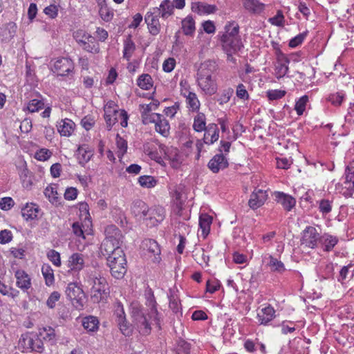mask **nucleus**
I'll return each mask as SVG.
<instances>
[{
  "label": "nucleus",
  "mask_w": 354,
  "mask_h": 354,
  "mask_svg": "<svg viewBox=\"0 0 354 354\" xmlns=\"http://www.w3.org/2000/svg\"><path fill=\"white\" fill-rule=\"evenodd\" d=\"M216 70V63L207 60L202 63L197 71V82L200 88L207 95H212L217 91L216 84L212 79V74Z\"/></svg>",
  "instance_id": "obj_1"
},
{
  "label": "nucleus",
  "mask_w": 354,
  "mask_h": 354,
  "mask_svg": "<svg viewBox=\"0 0 354 354\" xmlns=\"http://www.w3.org/2000/svg\"><path fill=\"white\" fill-rule=\"evenodd\" d=\"M106 260L111 275L115 279H122L127 272V260L123 250H117L106 257Z\"/></svg>",
  "instance_id": "obj_2"
},
{
  "label": "nucleus",
  "mask_w": 354,
  "mask_h": 354,
  "mask_svg": "<svg viewBox=\"0 0 354 354\" xmlns=\"http://www.w3.org/2000/svg\"><path fill=\"white\" fill-rule=\"evenodd\" d=\"M110 295L109 286L104 277H95L91 289V297L94 303L105 302Z\"/></svg>",
  "instance_id": "obj_3"
},
{
  "label": "nucleus",
  "mask_w": 354,
  "mask_h": 354,
  "mask_svg": "<svg viewBox=\"0 0 354 354\" xmlns=\"http://www.w3.org/2000/svg\"><path fill=\"white\" fill-rule=\"evenodd\" d=\"M66 295L77 310H81L84 308L86 303V295L82 288L76 283L68 284Z\"/></svg>",
  "instance_id": "obj_4"
},
{
  "label": "nucleus",
  "mask_w": 354,
  "mask_h": 354,
  "mask_svg": "<svg viewBox=\"0 0 354 354\" xmlns=\"http://www.w3.org/2000/svg\"><path fill=\"white\" fill-rule=\"evenodd\" d=\"M19 343L21 347L27 352H37L41 353L44 350L43 340L37 333H26L22 335Z\"/></svg>",
  "instance_id": "obj_5"
},
{
  "label": "nucleus",
  "mask_w": 354,
  "mask_h": 354,
  "mask_svg": "<svg viewBox=\"0 0 354 354\" xmlns=\"http://www.w3.org/2000/svg\"><path fill=\"white\" fill-rule=\"evenodd\" d=\"M132 317L134 324L141 335H147L151 333V328L147 318V312L144 308L138 306L133 307Z\"/></svg>",
  "instance_id": "obj_6"
},
{
  "label": "nucleus",
  "mask_w": 354,
  "mask_h": 354,
  "mask_svg": "<svg viewBox=\"0 0 354 354\" xmlns=\"http://www.w3.org/2000/svg\"><path fill=\"white\" fill-rule=\"evenodd\" d=\"M132 317L134 324L141 335H147L151 333V328L147 318V312L144 308L138 306L133 307Z\"/></svg>",
  "instance_id": "obj_7"
},
{
  "label": "nucleus",
  "mask_w": 354,
  "mask_h": 354,
  "mask_svg": "<svg viewBox=\"0 0 354 354\" xmlns=\"http://www.w3.org/2000/svg\"><path fill=\"white\" fill-rule=\"evenodd\" d=\"M75 65L73 60L68 57H59L53 64L52 71L60 76L73 75Z\"/></svg>",
  "instance_id": "obj_8"
},
{
  "label": "nucleus",
  "mask_w": 354,
  "mask_h": 354,
  "mask_svg": "<svg viewBox=\"0 0 354 354\" xmlns=\"http://www.w3.org/2000/svg\"><path fill=\"white\" fill-rule=\"evenodd\" d=\"M320 237L315 227L307 226L302 232L301 245L306 248L314 249L317 248Z\"/></svg>",
  "instance_id": "obj_9"
},
{
  "label": "nucleus",
  "mask_w": 354,
  "mask_h": 354,
  "mask_svg": "<svg viewBox=\"0 0 354 354\" xmlns=\"http://www.w3.org/2000/svg\"><path fill=\"white\" fill-rule=\"evenodd\" d=\"M142 248L145 255L151 259L153 263H159L161 260L160 248L156 241L151 239H146L142 242Z\"/></svg>",
  "instance_id": "obj_10"
},
{
  "label": "nucleus",
  "mask_w": 354,
  "mask_h": 354,
  "mask_svg": "<svg viewBox=\"0 0 354 354\" xmlns=\"http://www.w3.org/2000/svg\"><path fill=\"white\" fill-rule=\"evenodd\" d=\"M276 57L274 74L277 79H280L287 74L290 59L280 50H277Z\"/></svg>",
  "instance_id": "obj_11"
},
{
  "label": "nucleus",
  "mask_w": 354,
  "mask_h": 354,
  "mask_svg": "<svg viewBox=\"0 0 354 354\" xmlns=\"http://www.w3.org/2000/svg\"><path fill=\"white\" fill-rule=\"evenodd\" d=\"M221 41L223 48L228 56H231L232 54L240 50L243 47L240 37L221 36Z\"/></svg>",
  "instance_id": "obj_12"
},
{
  "label": "nucleus",
  "mask_w": 354,
  "mask_h": 354,
  "mask_svg": "<svg viewBox=\"0 0 354 354\" xmlns=\"http://www.w3.org/2000/svg\"><path fill=\"white\" fill-rule=\"evenodd\" d=\"M165 218V209L162 207L149 208L147 216L145 218L147 221V225L153 227L160 223Z\"/></svg>",
  "instance_id": "obj_13"
},
{
  "label": "nucleus",
  "mask_w": 354,
  "mask_h": 354,
  "mask_svg": "<svg viewBox=\"0 0 354 354\" xmlns=\"http://www.w3.org/2000/svg\"><path fill=\"white\" fill-rule=\"evenodd\" d=\"M181 89L180 93L186 98V103L189 111H198L200 109L201 103L195 93L189 91L188 88H185L183 84V81L180 83Z\"/></svg>",
  "instance_id": "obj_14"
},
{
  "label": "nucleus",
  "mask_w": 354,
  "mask_h": 354,
  "mask_svg": "<svg viewBox=\"0 0 354 354\" xmlns=\"http://www.w3.org/2000/svg\"><path fill=\"white\" fill-rule=\"evenodd\" d=\"M105 239L111 241L115 243V246L119 248L122 243V234L121 231L114 225H110L106 227L104 230Z\"/></svg>",
  "instance_id": "obj_15"
},
{
  "label": "nucleus",
  "mask_w": 354,
  "mask_h": 354,
  "mask_svg": "<svg viewBox=\"0 0 354 354\" xmlns=\"http://www.w3.org/2000/svg\"><path fill=\"white\" fill-rule=\"evenodd\" d=\"M16 286L23 292H28L31 288L32 283L30 276L23 270H17L15 272Z\"/></svg>",
  "instance_id": "obj_16"
},
{
  "label": "nucleus",
  "mask_w": 354,
  "mask_h": 354,
  "mask_svg": "<svg viewBox=\"0 0 354 354\" xmlns=\"http://www.w3.org/2000/svg\"><path fill=\"white\" fill-rule=\"evenodd\" d=\"M268 195L266 191L255 189L250 195L248 205L252 209L261 207L267 200Z\"/></svg>",
  "instance_id": "obj_17"
},
{
  "label": "nucleus",
  "mask_w": 354,
  "mask_h": 354,
  "mask_svg": "<svg viewBox=\"0 0 354 354\" xmlns=\"http://www.w3.org/2000/svg\"><path fill=\"white\" fill-rule=\"evenodd\" d=\"M208 168L213 173H218L220 169H224L228 167V162L222 153L215 155L208 162Z\"/></svg>",
  "instance_id": "obj_18"
},
{
  "label": "nucleus",
  "mask_w": 354,
  "mask_h": 354,
  "mask_svg": "<svg viewBox=\"0 0 354 354\" xmlns=\"http://www.w3.org/2000/svg\"><path fill=\"white\" fill-rule=\"evenodd\" d=\"M145 20L151 35L156 36L159 34L161 26L158 15L153 14V12H148L145 15Z\"/></svg>",
  "instance_id": "obj_19"
},
{
  "label": "nucleus",
  "mask_w": 354,
  "mask_h": 354,
  "mask_svg": "<svg viewBox=\"0 0 354 354\" xmlns=\"http://www.w3.org/2000/svg\"><path fill=\"white\" fill-rule=\"evenodd\" d=\"M174 6L169 0H164L159 8L153 9V14L163 19H167L173 14Z\"/></svg>",
  "instance_id": "obj_20"
},
{
  "label": "nucleus",
  "mask_w": 354,
  "mask_h": 354,
  "mask_svg": "<svg viewBox=\"0 0 354 354\" xmlns=\"http://www.w3.org/2000/svg\"><path fill=\"white\" fill-rule=\"evenodd\" d=\"M275 200L281 205L286 211H290L296 204L295 199L283 192H277L274 193Z\"/></svg>",
  "instance_id": "obj_21"
},
{
  "label": "nucleus",
  "mask_w": 354,
  "mask_h": 354,
  "mask_svg": "<svg viewBox=\"0 0 354 354\" xmlns=\"http://www.w3.org/2000/svg\"><path fill=\"white\" fill-rule=\"evenodd\" d=\"M75 124L70 119L65 118L57 122V128L62 136L68 137L72 135Z\"/></svg>",
  "instance_id": "obj_22"
},
{
  "label": "nucleus",
  "mask_w": 354,
  "mask_h": 354,
  "mask_svg": "<svg viewBox=\"0 0 354 354\" xmlns=\"http://www.w3.org/2000/svg\"><path fill=\"white\" fill-rule=\"evenodd\" d=\"M17 30V24L13 21L5 24L1 28V39L2 41H10L15 35Z\"/></svg>",
  "instance_id": "obj_23"
},
{
  "label": "nucleus",
  "mask_w": 354,
  "mask_h": 354,
  "mask_svg": "<svg viewBox=\"0 0 354 354\" xmlns=\"http://www.w3.org/2000/svg\"><path fill=\"white\" fill-rule=\"evenodd\" d=\"M77 158L80 165L84 166L93 156V150L86 145L80 146L77 150Z\"/></svg>",
  "instance_id": "obj_24"
},
{
  "label": "nucleus",
  "mask_w": 354,
  "mask_h": 354,
  "mask_svg": "<svg viewBox=\"0 0 354 354\" xmlns=\"http://www.w3.org/2000/svg\"><path fill=\"white\" fill-rule=\"evenodd\" d=\"M219 130L216 124H209L205 130L203 141L205 144L211 145L218 139Z\"/></svg>",
  "instance_id": "obj_25"
},
{
  "label": "nucleus",
  "mask_w": 354,
  "mask_h": 354,
  "mask_svg": "<svg viewBox=\"0 0 354 354\" xmlns=\"http://www.w3.org/2000/svg\"><path fill=\"white\" fill-rule=\"evenodd\" d=\"M275 317V310L270 305L262 308L257 314V319L261 324L266 325Z\"/></svg>",
  "instance_id": "obj_26"
},
{
  "label": "nucleus",
  "mask_w": 354,
  "mask_h": 354,
  "mask_svg": "<svg viewBox=\"0 0 354 354\" xmlns=\"http://www.w3.org/2000/svg\"><path fill=\"white\" fill-rule=\"evenodd\" d=\"M192 10L198 15H209L214 13L217 10L215 5L207 4L204 2L192 3Z\"/></svg>",
  "instance_id": "obj_27"
},
{
  "label": "nucleus",
  "mask_w": 354,
  "mask_h": 354,
  "mask_svg": "<svg viewBox=\"0 0 354 354\" xmlns=\"http://www.w3.org/2000/svg\"><path fill=\"white\" fill-rule=\"evenodd\" d=\"M68 266L71 270H81L84 266V255L80 253H73L69 257Z\"/></svg>",
  "instance_id": "obj_28"
},
{
  "label": "nucleus",
  "mask_w": 354,
  "mask_h": 354,
  "mask_svg": "<svg viewBox=\"0 0 354 354\" xmlns=\"http://www.w3.org/2000/svg\"><path fill=\"white\" fill-rule=\"evenodd\" d=\"M39 211L40 209L36 204L27 203L26 206L21 209V215L26 221L33 220L37 218Z\"/></svg>",
  "instance_id": "obj_29"
},
{
  "label": "nucleus",
  "mask_w": 354,
  "mask_h": 354,
  "mask_svg": "<svg viewBox=\"0 0 354 354\" xmlns=\"http://www.w3.org/2000/svg\"><path fill=\"white\" fill-rule=\"evenodd\" d=\"M133 213L136 216H140L145 219L147 216L149 207L147 205L141 200L135 201L131 207Z\"/></svg>",
  "instance_id": "obj_30"
},
{
  "label": "nucleus",
  "mask_w": 354,
  "mask_h": 354,
  "mask_svg": "<svg viewBox=\"0 0 354 354\" xmlns=\"http://www.w3.org/2000/svg\"><path fill=\"white\" fill-rule=\"evenodd\" d=\"M143 109L141 116L142 120L144 124H148L149 123H156L158 118H161V114L151 113L150 108L149 106L140 105Z\"/></svg>",
  "instance_id": "obj_31"
},
{
  "label": "nucleus",
  "mask_w": 354,
  "mask_h": 354,
  "mask_svg": "<svg viewBox=\"0 0 354 354\" xmlns=\"http://www.w3.org/2000/svg\"><path fill=\"white\" fill-rule=\"evenodd\" d=\"M354 275V262L351 261L347 266H343L339 271L337 281L344 283L346 280H350Z\"/></svg>",
  "instance_id": "obj_32"
},
{
  "label": "nucleus",
  "mask_w": 354,
  "mask_h": 354,
  "mask_svg": "<svg viewBox=\"0 0 354 354\" xmlns=\"http://www.w3.org/2000/svg\"><path fill=\"white\" fill-rule=\"evenodd\" d=\"M156 131L164 137H167L169 134L170 125L169 121L161 115L155 123Z\"/></svg>",
  "instance_id": "obj_33"
},
{
  "label": "nucleus",
  "mask_w": 354,
  "mask_h": 354,
  "mask_svg": "<svg viewBox=\"0 0 354 354\" xmlns=\"http://www.w3.org/2000/svg\"><path fill=\"white\" fill-rule=\"evenodd\" d=\"M99 320L95 316L89 315L82 319V326L88 332L97 331L99 328Z\"/></svg>",
  "instance_id": "obj_34"
},
{
  "label": "nucleus",
  "mask_w": 354,
  "mask_h": 354,
  "mask_svg": "<svg viewBox=\"0 0 354 354\" xmlns=\"http://www.w3.org/2000/svg\"><path fill=\"white\" fill-rule=\"evenodd\" d=\"M319 242L324 246V251L330 252L338 243V239L336 236L325 234L320 237Z\"/></svg>",
  "instance_id": "obj_35"
},
{
  "label": "nucleus",
  "mask_w": 354,
  "mask_h": 354,
  "mask_svg": "<svg viewBox=\"0 0 354 354\" xmlns=\"http://www.w3.org/2000/svg\"><path fill=\"white\" fill-rule=\"evenodd\" d=\"M39 338L42 339L46 342H49L51 344L55 342V329L50 326L43 327L39 329L38 333Z\"/></svg>",
  "instance_id": "obj_36"
},
{
  "label": "nucleus",
  "mask_w": 354,
  "mask_h": 354,
  "mask_svg": "<svg viewBox=\"0 0 354 354\" xmlns=\"http://www.w3.org/2000/svg\"><path fill=\"white\" fill-rule=\"evenodd\" d=\"M159 149L165 156L172 162L173 166L176 167L178 164V150L176 148H169L164 145H160Z\"/></svg>",
  "instance_id": "obj_37"
},
{
  "label": "nucleus",
  "mask_w": 354,
  "mask_h": 354,
  "mask_svg": "<svg viewBox=\"0 0 354 354\" xmlns=\"http://www.w3.org/2000/svg\"><path fill=\"white\" fill-rule=\"evenodd\" d=\"M136 50V45L131 39V35H129L126 39L124 41V50L123 57L127 61H129L133 52Z\"/></svg>",
  "instance_id": "obj_38"
},
{
  "label": "nucleus",
  "mask_w": 354,
  "mask_h": 354,
  "mask_svg": "<svg viewBox=\"0 0 354 354\" xmlns=\"http://www.w3.org/2000/svg\"><path fill=\"white\" fill-rule=\"evenodd\" d=\"M212 217L207 214H202L199 217V226L203 235L205 237L209 232Z\"/></svg>",
  "instance_id": "obj_39"
},
{
  "label": "nucleus",
  "mask_w": 354,
  "mask_h": 354,
  "mask_svg": "<svg viewBox=\"0 0 354 354\" xmlns=\"http://www.w3.org/2000/svg\"><path fill=\"white\" fill-rule=\"evenodd\" d=\"M244 8L250 12H261L264 9V4L258 0H242Z\"/></svg>",
  "instance_id": "obj_40"
},
{
  "label": "nucleus",
  "mask_w": 354,
  "mask_h": 354,
  "mask_svg": "<svg viewBox=\"0 0 354 354\" xmlns=\"http://www.w3.org/2000/svg\"><path fill=\"white\" fill-rule=\"evenodd\" d=\"M117 250H122L121 246L119 245V248H117L115 246V243L111 241L104 239L101 244L100 250L104 256L109 257Z\"/></svg>",
  "instance_id": "obj_41"
},
{
  "label": "nucleus",
  "mask_w": 354,
  "mask_h": 354,
  "mask_svg": "<svg viewBox=\"0 0 354 354\" xmlns=\"http://www.w3.org/2000/svg\"><path fill=\"white\" fill-rule=\"evenodd\" d=\"M183 33L187 36H192L195 31V21L191 16H187L182 21Z\"/></svg>",
  "instance_id": "obj_42"
},
{
  "label": "nucleus",
  "mask_w": 354,
  "mask_h": 354,
  "mask_svg": "<svg viewBox=\"0 0 354 354\" xmlns=\"http://www.w3.org/2000/svg\"><path fill=\"white\" fill-rule=\"evenodd\" d=\"M100 6L99 15L100 17L106 22L111 21L113 17V11L112 9L109 8L103 1L98 3Z\"/></svg>",
  "instance_id": "obj_43"
},
{
  "label": "nucleus",
  "mask_w": 354,
  "mask_h": 354,
  "mask_svg": "<svg viewBox=\"0 0 354 354\" xmlns=\"http://www.w3.org/2000/svg\"><path fill=\"white\" fill-rule=\"evenodd\" d=\"M41 273L45 279V283L47 286H52L55 282L54 272L51 266L44 263L41 267Z\"/></svg>",
  "instance_id": "obj_44"
},
{
  "label": "nucleus",
  "mask_w": 354,
  "mask_h": 354,
  "mask_svg": "<svg viewBox=\"0 0 354 354\" xmlns=\"http://www.w3.org/2000/svg\"><path fill=\"white\" fill-rule=\"evenodd\" d=\"M193 128L196 131L201 132L207 129L205 115L198 113L194 118Z\"/></svg>",
  "instance_id": "obj_45"
},
{
  "label": "nucleus",
  "mask_w": 354,
  "mask_h": 354,
  "mask_svg": "<svg viewBox=\"0 0 354 354\" xmlns=\"http://www.w3.org/2000/svg\"><path fill=\"white\" fill-rule=\"evenodd\" d=\"M138 86L144 90H149L152 86V78L149 74H142L140 75L137 80Z\"/></svg>",
  "instance_id": "obj_46"
},
{
  "label": "nucleus",
  "mask_w": 354,
  "mask_h": 354,
  "mask_svg": "<svg viewBox=\"0 0 354 354\" xmlns=\"http://www.w3.org/2000/svg\"><path fill=\"white\" fill-rule=\"evenodd\" d=\"M44 106V102L41 98V95L38 96V98H35L29 101L27 109L30 113H34L39 111L40 109H42Z\"/></svg>",
  "instance_id": "obj_47"
},
{
  "label": "nucleus",
  "mask_w": 354,
  "mask_h": 354,
  "mask_svg": "<svg viewBox=\"0 0 354 354\" xmlns=\"http://www.w3.org/2000/svg\"><path fill=\"white\" fill-rule=\"evenodd\" d=\"M149 306L151 308V316L153 317L154 321L156 322V325L160 328V317H159V313L156 308V302L155 301V298L153 295H151V297L148 299Z\"/></svg>",
  "instance_id": "obj_48"
},
{
  "label": "nucleus",
  "mask_w": 354,
  "mask_h": 354,
  "mask_svg": "<svg viewBox=\"0 0 354 354\" xmlns=\"http://www.w3.org/2000/svg\"><path fill=\"white\" fill-rule=\"evenodd\" d=\"M270 261L268 263V266L270 268V270L273 272H277L281 273L286 270L284 264L281 261H279L277 259L273 257L272 256L269 257Z\"/></svg>",
  "instance_id": "obj_49"
},
{
  "label": "nucleus",
  "mask_w": 354,
  "mask_h": 354,
  "mask_svg": "<svg viewBox=\"0 0 354 354\" xmlns=\"http://www.w3.org/2000/svg\"><path fill=\"white\" fill-rule=\"evenodd\" d=\"M116 146L118 148V156L119 158H122L127 151V141L121 137L118 133L115 138Z\"/></svg>",
  "instance_id": "obj_50"
},
{
  "label": "nucleus",
  "mask_w": 354,
  "mask_h": 354,
  "mask_svg": "<svg viewBox=\"0 0 354 354\" xmlns=\"http://www.w3.org/2000/svg\"><path fill=\"white\" fill-rule=\"evenodd\" d=\"M225 33L222 36L232 37H240L239 35V26L234 21L227 24L225 27Z\"/></svg>",
  "instance_id": "obj_51"
},
{
  "label": "nucleus",
  "mask_w": 354,
  "mask_h": 354,
  "mask_svg": "<svg viewBox=\"0 0 354 354\" xmlns=\"http://www.w3.org/2000/svg\"><path fill=\"white\" fill-rule=\"evenodd\" d=\"M234 93V90L232 88H227L222 91L221 93L218 95L216 101L219 104L223 105L227 103Z\"/></svg>",
  "instance_id": "obj_52"
},
{
  "label": "nucleus",
  "mask_w": 354,
  "mask_h": 354,
  "mask_svg": "<svg viewBox=\"0 0 354 354\" xmlns=\"http://www.w3.org/2000/svg\"><path fill=\"white\" fill-rule=\"evenodd\" d=\"M308 102V97L304 95L301 97L297 102L295 106V109L298 115H301L306 109L307 102Z\"/></svg>",
  "instance_id": "obj_53"
},
{
  "label": "nucleus",
  "mask_w": 354,
  "mask_h": 354,
  "mask_svg": "<svg viewBox=\"0 0 354 354\" xmlns=\"http://www.w3.org/2000/svg\"><path fill=\"white\" fill-rule=\"evenodd\" d=\"M138 183L144 187H153L156 185V180L151 176H141L138 178Z\"/></svg>",
  "instance_id": "obj_54"
},
{
  "label": "nucleus",
  "mask_w": 354,
  "mask_h": 354,
  "mask_svg": "<svg viewBox=\"0 0 354 354\" xmlns=\"http://www.w3.org/2000/svg\"><path fill=\"white\" fill-rule=\"evenodd\" d=\"M46 256L48 259L57 267H59L62 264L60 254L55 250L48 251Z\"/></svg>",
  "instance_id": "obj_55"
},
{
  "label": "nucleus",
  "mask_w": 354,
  "mask_h": 354,
  "mask_svg": "<svg viewBox=\"0 0 354 354\" xmlns=\"http://www.w3.org/2000/svg\"><path fill=\"white\" fill-rule=\"evenodd\" d=\"M114 316L115 317V322H122L126 319L125 313L123 306L120 302H118L115 306Z\"/></svg>",
  "instance_id": "obj_56"
},
{
  "label": "nucleus",
  "mask_w": 354,
  "mask_h": 354,
  "mask_svg": "<svg viewBox=\"0 0 354 354\" xmlns=\"http://www.w3.org/2000/svg\"><path fill=\"white\" fill-rule=\"evenodd\" d=\"M319 209L322 214H327L332 210V202L328 199H322L319 203Z\"/></svg>",
  "instance_id": "obj_57"
},
{
  "label": "nucleus",
  "mask_w": 354,
  "mask_h": 354,
  "mask_svg": "<svg viewBox=\"0 0 354 354\" xmlns=\"http://www.w3.org/2000/svg\"><path fill=\"white\" fill-rule=\"evenodd\" d=\"M344 98V94L342 92H337L336 93L330 94L328 97V100L335 106H339L341 105Z\"/></svg>",
  "instance_id": "obj_58"
},
{
  "label": "nucleus",
  "mask_w": 354,
  "mask_h": 354,
  "mask_svg": "<svg viewBox=\"0 0 354 354\" xmlns=\"http://www.w3.org/2000/svg\"><path fill=\"white\" fill-rule=\"evenodd\" d=\"M78 43L81 45L83 49L87 52L92 53H98L100 52L98 45H95L94 44H89L88 42L84 41L83 40H80Z\"/></svg>",
  "instance_id": "obj_59"
},
{
  "label": "nucleus",
  "mask_w": 354,
  "mask_h": 354,
  "mask_svg": "<svg viewBox=\"0 0 354 354\" xmlns=\"http://www.w3.org/2000/svg\"><path fill=\"white\" fill-rule=\"evenodd\" d=\"M169 308L172 310V311L175 313H177L181 309L180 304L178 300V298L176 295H170L169 296Z\"/></svg>",
  "instance_id": "obj_60"
},
{
  "label": "nucleus",
  "mask_w": 354,
  "mask_h": 354,
  "mask_svg": "<svg viewBox=\"0 0 354 354\" xmlns=\"http://www.w3.org/2000/svg\"><path fill=\"white\" fill-rule=\"evenodd\" d=\"M52 155L50 150L43 148L38 150L35 155V158L39 161L47 160Z\"/></svg>",
  "instance_id": "obj_61"
},
{
  "label": "nucleus",
  "mask_w": 354,
  "mask_h": 354,
  "mask_svg": "<svg viewBox=\"0 0 354 354\" xmlns=\"http://www.w3.org/2000/svg\"><path fill=\"white\" fill-rule=\"evenodd\" d=\"M307 34L308 32L306 31L293 37L292 39H290L289 42V46L291 48H295L299 44H301L306 38V37L307 36Z\"/></svg>",
  "instance_id": "obj_62"
},
{
  "label": "nucleus",
  "mask_w": 354,
  "mask_h": 354,
  "mask_svg": "<svg viewBox=\"0 0 354 354\" xmlns=\"http://www.w3.org/2000/svg\"><path fill=\"white\" fill-rule=\"evenodd\" d=\"M15 205L13 199L10 197H4L0 200V209L4 211L10 209Z\"/></svg>",
  "instance_id": "obj_63"
},
{
  "label": "nucleus",
  "mask_w": 354,
  "mask_h": 354,
  "mask_svg": "<svg viewBox=\"0 0 354 354\" xmlns=\"http://www.w3.org/2000/svg\"><path fill=\"white\" fill-rule=\"evenodd\" d=\"M60 293L57 291L53 292L46 301V305L50 308H54L55 304L60 299Z\"/></svg>",
  "instance_id": "obj_64"
}]
</instances>
